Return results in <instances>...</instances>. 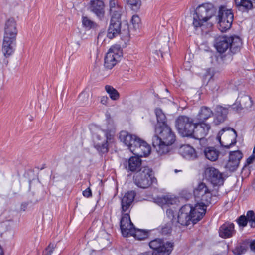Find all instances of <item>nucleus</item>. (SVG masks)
<instances>
[{"mask_svg": "<svg viewBox=\"0 0 255 255\" xmlns=\"http://www.w3.org/2000/svg\"><path fill=\"white\" fill-rule=\"evenodd\" d=\"M176 136L169 125L156 127L155 135L152 137V145L159 155L167 154L170 146L175 141Z\"/></svg>", "mask_w": 255, "mask_h": 255, "instance_id": "1", "label": "nucleus"}, {"mask_svg": "<svg viewBox=\"0 0 255 255\" xmlns=\"http://www.w3.org/2000/svg\"><path fill=\"white\" fill-rule=\"evenodd\" d=\"M119 139L131 152L137 156H146L150 153V145L135 135L122 131L120 133Z\"/></svg>", "mask_w": 255, "mask_h": 255, "instance_id": "2", "label": "nucleus"}, {"mask_svg": "<svg viewBox=\"0 0 255 255\" xmlns=\"http://www.w3.org/2000/svg\"><path fill=\"white\" fill-rule=\"evenodd\" d=\"M242 41L239 36H219L216 39L215 47L217 51L221 53L225 52L229 48L230 51L236 53L239 51Z\"/></svg>", "mask_w": 255, "mask_h": 255, "instance_id": "3", "label": "nucleus"}, {"mask_svg": "<svg viewBox=\"0 0 255 255\" xmlns=\"http://www.w3.org/2000/svg\"><path fill=\"white\" fill-rule=\"evenodd\" d=\"M114 142V134L111 130H103L94 137V146L100 153L108 152L109 146Z\"/></svg>", "mask_w": 255, "mask_h": 255, "instance_id": "4", "label": "nucleus"}, {"mask_svg": "<svg viewBox=\"0 0 255 255\" xmlns=\"http://www.w3.org/2000/svg\"><path fill=\"white\" fill-rule=\"evenodd\" d=\"M134 183L139 188H147L157 182L152 170L148 167H142L133 176Z\"/></svg>", "mask_w": 255, "mask_h": 255, "instance_id": "5", "label": "nucleus"}, {"mask_svg": "<svg viewBox=\"0 0 255 255\" xmlns=\"http://www.w3.org/2000/svg\"><path fill=\"white\" fill-rule=\"evenodd\" d=\"M214 9L211 4H205L197 7L193 16V25L197 28L203 25L214 14Z\"/></svg>", "mask_w": 255, "mask_h": 255, "instance_id": "6", "label": "nucleus"}, {"mask_svg": "<svg viewBox=\"0 0 255 255\" xmlns=\"http://www.w3.org/2000/svg\"><path fill=\"white\" fill-rule=\"evenodd\" d=\"M153 250L152 255H170L173 249V243L160 238H156L149 243Z\"/></svg>", "mask_w": 255, "mask_h": 255, "instance_id": "7", "label": "nucleus"}, {"mask_svg": "<svg viewBox=\"0 0 255 255\" xmlns=\"http://www.w3.org/2000/svg\"><path fill=\"white\" fill-rule=\"evenodd\" d=\"M218 17V28L221 32H225L231 28L234 18L231 9L224 6H220Z\"/></svg>", "mask_w": 255, "mask_h": 255, "instance_id": "8", "label": "nucleus"}, {"mask_svg": "<svg viewBox=\"0 0 255 255\" xmlns=\"http://www.w3.org/2000/svg\"><path fill=\"white\" fill-rule=\"evenodd\" d=\"M193 120L185 116H179L176 121V127L179 133L183 136H191L195 125Z\"/></svg>", "mask_w": 255, "mask_h": 255, "instance_id": "9", "label": "nucleus"}, {"mask_svg": "<svg viewBox=\"0 0 255 255\" xmlns=\"http://www.w3.org/2000/svg\"><path fill=\"white\" fill-rule=\"evenodd\" d=\"M237 132L231 128H225L221 130L217 136V139L221 145L226 148H229L236 143Z\"/></svg>", "mask_w": 255, "mask_h": 255, "instance_id": "10", "label": "nucleus"}, {"mask_svg": "<svg viewBox=\"0 0 255 255\" xmlns=\"http://www.w3.org/2000/svg\"><path fill=\"white\" fill-rule=\"evenodd\" d=\"M194 195L199 203L208 206L211 203L212 194L210 191L203 182L200 183L194 190Z\"/></svg>", "mask_w": 255, "mask_h": 255, "instance_id": "11", "label": "nucleus"}, {"mask_svg": "<svg viewBox=\"0 0 255 255\" xmlns=\"http://www.w3.org/2000/svg\"><path fill=\"white\" fill-rule=\"evenodd\" d=\"M122 56V50L119 45L112 46L105 57L104 66L111 69L120 61Z\"/></svg>", "mask_w": 255, "mask_h": 255, "instance_id": "12", "label": "nucleus"}, {"mask_svg": "<svg viewBox=\"0 0 255 255\" xmlns=\"http://www.w3.org/2000/svg\"><path fill=\"white\" fill-rule=\"evenodd\" d=\"M211 129V125L205 122H199L196 123L194 132L191 137L200 141H204L205 137L207 135L209 130Z\"/></svg>", "mask_w": 255, "mask_h": 255, "instance_id": "13", "label": "nucleus"}, {"mask_svg": "<svg viewBox=\"0 0 255 255\" xmlns=\"http://www.w3.org/2000/svg\"><path fill=\"white\" fill-rule=\"evenodd\" d=\"M17 24L14 18L8 19L4 26L3 38L16 40L18 34Z\"/></svg>", "mask_w": 255, "mask_h": 255, "instance_id": "14", "label": "nucleus"}, {"mask_svg": "<svg viewBox=\"0 0 255 255\" xmlns=\"http://www.w3.org/2000/svg\"><path fill=\"white\" fill-rule=\"evenodd\" d=\"M206 179L214 185H220L223 183L222 174L214 167H209L205 170Z\"/></svg>", "mask_w": 255, "mask_h": 255, "instance_id": "15", "label": "nucleus"}, {"mask_svg": "<svg viewBox=\"0 0 255 255\" xmlns=\"http://www.w3.org/2000/svg\"><path fill=\"white\" fill-rule=\"evenodd\" d=\"M191 205L186 204L183 206L179 210L178 215V222L182 226H188L192 223L191 217Z\"/></svg>", "mask_w": 255, "mask_h": 255, "instance_id": "16", "label": "nucleus"}, {"mask_svg": "<svg viewBox=\"0 0 255 255\" xmlns=\"http://www.w3.org/2000/svg\"><path fill=\"white\" fill-rule=\"evenodd\" d=\"M109 7L111 18L121 19V16L125 10L118 0H109Z\"/></svg>", "mask_w": 255, "mask_h": 255, "instance_id": "17", "label": "nucleus"}, {"mask_svg": "<svg viewBox=\"0 0 255 255\" xmlns=\"http://www.w3.org/2000/svg\"><path fill=\"white\" fill-rule=\"evenodd\" d=\"M242 158L243 154L241 151L237 150L230 152L226 168L231 171H234L238 167Z\"/></svg>", "mask_w": 255, "mask_h": 255, "instance_id": "18", "label": "nucleus"}, {"mask_svg": "<svg viewBox=\"0 0 255 255\" xmlns=\"http://www.w3.org/2000/svg\"><path fill=\"white\" fill-rule=\"evenodd\" d=\"M207 206L197 203L194 207L191 205V211L190 214L192 220V224H195L200 221L205 215Z\"/></svg>", "mask_w": 255, "mask_h": 255, "instance_id": "19", "label": "nucleus"}, {"mask_svg": "<svg viewBox=\"0 0 255 255\" xmlns=\"http://www.w3.org/2000/svg\"><path fill=\"white\" fill-rule=\"evenodd\" d=\"M134 227V226L130 220L129 215L128 213L124 214L120 221V228L123 236H129L131 229H133Z\"/></svg>", "mask_w": 255, "mask_h": 255, "instance_id": "20", "label": "nucleus"}, {"mask_svg": "<svg viewBox=\"0 0 255 255\" xmlns=\"http://www.w3.org/2000/svg\"><path fill=\"white\" fill-rule=\"evenodd\" d=\"M121 19L111 18L110 24L108 30L107 37L112 39L121 32Z\"/></svg>", "mask_w": 255, "mask_h": 255, "instance_id": "21", "label": "nucleus"}, {"mask_svg": "<svg viewBox=\"0 0 255 255\" xmlns=\"http://www.w3.org/2000/svg\"><path fill=\"white\" fill-rule=\"evenodd\" d=\"M104 7L105 4L102 0H94L91 2L90 10L99 18H102L104 16Z\"/></svg>", "mask_w": 255, "mask_h": 255, "instance_id": "22", "label": "nucleus"}, {"mask_svg": "<svg viewBox=\"0 0 255 255\" xmlns=\"http://www.w3.org/2000/svg\"><path fill=\"white\" fill-rule=\"evenodd\" d=\"M136 193L133 191H128L125 193L121 199L122 211L125 212L128 210L131 203L133 201Z\"/></svg>", "mask_w": 255, "mask_h": 255, "instance_id": "23", "label": "nucleus"}, {"mask_svg": "<svg viewBox=\"0 0 255 255\" xmlns=\"http://www.w3.org/2000/svg\"><path fill=\"white\" fill-rule=\"evenodd\" d=\"M235 233L234 224L232 223H225L219 228V236L223 238L232 237Z\"/></svg>", "mask_w": 255, "mask_h": 255, "instance_id": "24", "label": "nucleus"}, {"mask_svg": "<svg viewBox=\"0 0 255 255\" xmlns=\"http://www.w3.org/2000/svg\"><path fill=\"white\" fill-rule=\"evenodd\" d=\"M179 152L184 158L187 159H194L197 157L195 149L188 145L182 146L180 148Z\"/></svg>", "mask_w": 255, "mask_h": 255, "instance_id": "25", "label": "nucleus"}, {"mask_svg": "<svg viewBox=\"0 0 255 255\" xmlns=\"http://www.w3.org/2000/svg\"><path fill=\"white\" fill-rule=\"evenodd\" d=\"M15 43L16 40L3 38L2 50L5 56H9L13 52Z\"/></svg>", "mask_w": 255, "mask_h": 255, "instance_id": "26", "label": "nucleus"}, {"mask_svg": "<svg viewBox=\"0 0 255 255\" xmlns=\"http://www.w3.org/2000/svg\"><path fill=\"white\" fill-rule=\"evenodd\" d=\"M255 3V0H235L236 7L239 10L248 11L253 7V3Z\"/></svg>", "mask_w": 255, "mask_h": 255, "instance_id": "27", "label": "nucleus"}, {"mask_svg": "<svg viewBox=\"0 0 255 255\" xmlns=\"http://www.w3.org/2000/svg\"><path fill=\"white\" fill-rule=\"evenodd\" d=\"M128 169L132 172L139 171L142 168L141 160L137 156L131 157L128 161Z\"/></svg>", "mask_w": 255, "mask_h": 255, "instance_id": "28", "label": "nucleus"}, {"mask_svg": "<svg viewBox=\"0 0 255 255\" xmlns=\"http://www.w3.org/2000/svg\"><path fill=\"white\" fill-rule=\"evenodd\" d=\"M216 119L214 121L216 124H219L225 120L228 114V109L218 105L216 108Z\"/></svg>", "mask_w": 255, "mask_h": 255, "instance_id": "29", "label": "nucleus"}, {"mask_svg": "<svg viewBox=\"0 0 255 255\" xmlns=\"http://www.w3.org/2000/svg\"><path fill=\"white\" fill-rule=\"evenodd\" d=\"M216 119L214 121L216 124H219L225 120L228 114V109L218 105L216 108Z\"/></svg>", "mask_w": 255, "mask_h": 255, "instance_id": "30", "label": "nucleus"}, {"mask_svg": "<svg viewBox=\"0 0 255 255\" xmlns=\"http://www.w3.org/2000/svg\"><path fill=\"white\" fill-rule=\"evenodd\" d=\"M213 113L212 111L208 107L203 106L200 108V110L197 115V119L200 122H205L209 118L212 116Z\"/></svg>", "mask_w": 255, "mask_h": 255, "instance_id": "31", "label": "nucleus"}, {"mask_svg": "<svg viewBox=\"0 0 255 255\" xmlns=\"http://www.w3.org/2000/svg\"><path fill=\"white\" fill-rule=\"evenodd\" d=\"M204 153L206 158L212 161L217 160L219 155V151L213 147L205 148Z\"/></svg>", "mask_w": 255, "mask_h": 255, "instance_id": "32", "label": "nucleus"}, {"mask_svg": "<svg viewBox=\"0 0 255 255\" xmlns=\"http://www.w3.org/2000/svg\"><path fill=\"white\" fill-rule=\"evenodd\" d=\"M129 236H133L135 238L139 240H144L148 236V232L144 230L136 229L134 227L131 229Z\"/></svg>", "mask_w": 255, "mask_h": 255, "instance_id": "33", "label": "nucleus"}, {"mask_svg": "<svg viewBox=\"0 0 255 255\" xmlns=\"http://www.w3.org/2000/svg\"><path fill=\"white\" fill-rule=\"evenodd\" d=\"M155 113L157 118V124L156 127L168 125L167 124V119L165 114L160 109H156Z\"/></svg>", "mask_w": 255, "mask_h": 255, "instance_id": "34", "label": "nucleus"}, {"mask_svg": "<svg viewBox=\"0 0 255 255\" xmlns=\"http://www.w3.org/2000/svg\"><path fill=\"white\" fill-rule=\"evenodd\" d=\"M240 104L242 108H248L252 105L251 98L248 95H244L239 99Z\"/></svg>", "mask_w": 255, "mask_h": 255, "instance_id": "35", "label": "nucleus"}, {"mask_svg": "<svg viewBox=\"0 0 255 255\" xmlns=\"http://www.w3.org/2000/svg\"><path fill=\"white\" fill-rule=\"evenodd\" d=\"M106 92L109 94L110 98L113 100H117L119 97L118 92L113 87L109 85L105 86Z\"/></svg>", "mask_w": 255, "mask_h": 255, "instance_id": "36", "label": "nucleus"}, {"mask_svg": "<svg viewBox=\"0 0 255 255\" xmlns=\"http://www.w3.org/2000/svg\"><path fill=\"white\" fill-rule=\"evenodd\" d=\"M200 74L201 75V77L207 80H211L216 77V73L213 69L210 68L203 70Z\"/></svg>", "mask_w": 255, "mask_h": 255, "instance_id": "37", "label": "nucleus"}, {"mask_svg": "<svg viewBox=\"0 0 255 255\" xmlns=\"http://www.w3.org/2000/svg\"><path fill=\"white\" fill-rule=\"evenodd\" d=\"M247 221L249 223L251 227H255V214L252 210L248 211L246 216Z\"/></svg>", "mask_w": 255, "mask_h": 255, "instance_id": "38", "label": "nucleus"}, {"mask_svg": "<svg viewBox=\"0 0 255 255\" xmlns=\"http://www.w3.org/2000/svg\"><path fill=\"white\" fill-rule=\"evenodd\" d=\"M82 22L83 26L87 29H91L94 27L95 23L86 16H82Z\"/></svg>", "mask_w": 255, "mask_h": 255, "instance_id": "39", "label": "nucleus"}, {"mask_svg": "<svg viewBox=\"0 0 255 255\" xmlns=\"http://www.w3.org/2000/svg\"><path fill=\"white\" fill-rule=\"evenodd\" d=\"M246 251V249L245 246L238 244L236 245L235 248L232 250V252L234 255H240L244 254Z\"/></svg>", "mask_w": 255, "mask_h": 255, "instance_id": "40", "label": "nucleus"}, {"mask_svg": "<svg viewBox=\"0 0 255 255\" xmlns=\"http://www.w3.org/2000/svg\"><path fill=\"white\" fill-rule=\"evenodd\" d=\"M160 232L162 235H168L171 232V224L170 223H168L163 225L160 228Z\"/></svg>", "mask_w": 255, "mask_h": 255, "instance_id": "41", "label": "nucleus"}, {"mask_svg": "<svg viewBox=\"0 0 255 255\" xmlns=\"http://www.w3.org/2000/svg\"><path fill=\"white\" fill-rule=\"evenodd\" d=\"M127 3L131 6L133 10H136L139 8L141 1L140 0H127Z\"/></svg>", "mask_w": 255, "mask_h": 255, "instance_id": "42", "label": "nucleus"}, {"mask_svg": "<svg viewBox=\"0 0 255 255\" xmlns=\"http://www.w3.org/2000/svg\"><path fill=\"white\" fill-rule=\"evenodd\" d=\"M56 245L54 243H50L43 251V255H51L56 247Z\"/></svg>", "mask_w": 255, "mask_h": 255, "instance_id": "43", "label": "nucleus"}, {"mask_svg": "<svg viewBox=\"0 0 255 255\" xmlns=\"http://www.w3.org/2000/svg\"><path fill=\"white\" fill-rule=\"evenodd\" d=\"M237 222L239 226L245 227L248 223L247 218L245 215L240 216L237 219Z\"/></svg>", "mask_w": 255, "mask_h": 255, "instance_id": "44", "label": "nucleus"}, {"mask_svg": "<svg viewBox=\"0 0 255 255\" xmlns=\"http://www.w3.org/2000/svg\"><path fill=\"white\" fill-rule=\"evenodd\" d=\"M140 19L139 17L137 15H134L132 17L131 22L134 27H136L139 23Z\"/></svg>", "mask_w": 255, "mask_h": 255, "instance_id": "45", "label": "nucleus"}, {"mask_svg": "<svg viewBox=\"0 0 255 255\" xmlns=\"http://www.w3.org/2000/svg\"><path fill=\"white\" fill-rule=\"evenodd\" d=\"M83 195L86 197H89L92 195V192L90 188H87L83 192Z\"/></svg>", "mask_w": 255, "mask_h": 255, "instance_id": "46", "label": "nucleus"}, {"mask_svg": "<svg viewBox=\"0 0 255 255\" xmlns=\"http://www.w3.org/2000/svg\"><path fill=\"white\" fill-rule=\"evenodd\" d=\"M255 156L253 154L252 156H250L249 158H248V159L246 160V165H249L251 163H252L253 162V160L255 159Z\"/></svg>", "mask_w": 255, "mask_h": 255, "instance_id": "47", "label": "nucleus"}, {"mask_svg": "<svg viewBox=\"0 0 255 255\" xmlns=\"http://www.w3.org/2000/svg\"><path fill=\"white\" fill-rule=\"evenodd\" d=\"M124 29H123L122 31L123 32V34L125 35L128 34L129 33V29H128V24H124Z\"/></svg>", "mask_w": 255, "mask_h": 255, "instance_id": "48", "label": "nucleus"}, {"mask_svg": "<svg viewBox=\"0 0 255 255\" xmlns=\"http://www.w3.org/2000/svg\"><path fill=\"white\" fill-rule=\"evenodd\" d=\"M108 100V97L106 96H104L101 97L100 102L101 104H102L103 105H106L107 103Z\"/></svg>", "mask_w": 255, "mask_h": 255, "instance_id": "49", "label": "nucleus"}, {"mask_svg": "<svg viewBox=\"0 0 255 255\" xmlns=\"http://www.w3.org/2000/svg\"><path fill=\"white\" fill-rule=\"evenodd\" d=\"M250 247L252 251L255 252V240L251 242Z\"/></svg>", "mask_w": 255, "mask_h": 255, "instance_id": "50", "label": "nucleus"}, {"mask_svg": "<svg viewBox=\"0 0 255 255\" xmlns=\"http://www.w3.org/2000/svg\"><path fill=\"white\" fill-rule=\"evenodd\" d=\"M168 50H169L168 46H167V47L165 48V50H162L161 51V53H162L163 52H167Z\"/></svg>", "mask_w": 255, "mask_h": 255, "instance_id": "51", "label": "nucleus"}, {"mask_svg": "<svg viewBox=\"0 0 255 255\" xmlns=\"http://www.w3.org/2000/svg\"><path fill=\"white\" fill-rule=\"evenodd\" d=\"M208 84L210 86H213L214 85V81H209Z\"/></svg>", "mask_w": 255, "mask_h": 255, "instance_id": "52", "label": "nucleus"}, {"mask_svg": "<svg viewBox=\"0 0 255 255\" xmlns=\"http://www.w3.org/2000/svg\"><path fill=\"white\" fill-rule=\"evenodd\" d=\"M166 213L167 214H171V215H172V214H173V212L171 210H167L166 211Z\"/></svg>", "mask_w": 255, "mask_h": 255, "instance_id": "53", "label": "nucleus"}, {"mask_svg": "<svg viewBox=\"0 0 255 255\" xmlns=\"http://www.w3.org/2000/svg\"><path fill=\"white\" fill-rule=\"evenodd\" d=\"M0 255H3V250L0 246Z\"/></svg>", "mask_w": 255, "mask_h": 255, "instance_id": "54", "label": "nucleus"}, {"mask_svg": "<svg viewBox=\"0 0 255 255\" xmlns=\"http://www.w3.org/2000/svg\"><path fill=\"white\" fill-rule=\"evenodd\" d=\"M140 255H150L149 252H145L144 253L141 254Z\"/></svg>", "mask_w": 255, "mask_h": 255, "instance_id": "55", "label": "nucleus"}, {"mask_svg": "<svg viewBox=\"0 0 255 255\" xmlns=\"http://www.w3.org/2000/svg\"><path fill=\"white\" fill-rule=\"evenodd\" d=\"M253 154H255V144L253 149Z\"/></svg>", "mask_w": 255, "mask_h": 255, "instance_id": "56", "label": "nucleus"}, {"mask_svg": "<svg viewBox=\"0 0 255 255\" xmlns=\"http://www.w3.org/2000/svg\"><path fill=\"white\" fill-rule=\"evenodd\" d=\"M214 89L217 90L218 89V87L217 86H216L214 87Z\"/></svg>", "mask_w": 255, "mask_h": 255, "instance_id": "57", "label": "nucleus"}, {"mask_svg": "<svg viewBox=\"0 0 255 255\" xmlns=\"http://www.w3.org/2000/svg\"><path fill=\"white\" fill-rule=\"evenodd\" d=\"M77 44L78 45V47L80 46V43L79 42H77Z\"/></svg>", "mask_w": 255, "mask_h": 255, "instance_id": "58", "label": "nucleus"}, {"mask_svg": "<svg viewBox=\"0 0 255 255\" xmlns=\"http://www.w3.org/2000/svg\"><path fill=\"white\" fill-rule=\"evenodd\" d=\"M175 172H178V170H177V169H176V170H175Z\"/></svg>", "mask_w": 255, "mask_h": 255, "instance_id": "59", "label": "nucleus"}, {"mask_svg": "<svg viewBox=\"0 0 255 255\" xmlns=\"http://www.w3.org/2000/svg\"><path fill=\"white\" fill-rule=\"evenodd\" d=\"M124 78H129L128 77H124Z\"/></svg>", "mask_w": 255, "mask_h": 255, "instance_id": "60", "label": "nucleus"}]
</instances>
